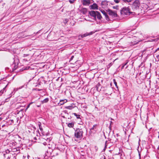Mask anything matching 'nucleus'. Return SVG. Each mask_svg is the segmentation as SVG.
I'll return each mask as SVG.
<instances>
[{"label": "nucleus", "instance_id": "f257e3e1", "mask_svg": "<svg viewBox=\"0 0 159 159\" xmlns=\"http://www.w3.org/2000/svg\"><path fill=\"white\" fill-rule=\"evenodd\" d=\"M83 131L82 129H78L75 133V138L79 140H80L83 137Z\"/></svg>", "mask_w": 159, "mask_h": 159}, {"label": "nucleus", "instance_id": "f03ea898", "mask_svg": "<svg viewBox=\"0 0 159 159\" xmlns=\"http://www.w3.org/2000/svg\"><path fill=\"white\" fill-rule=\"evenodd\" d=\"M122 14L125 15H129L132 13V12L130 11V9L129 7H125L123 8L121 11Z\"/></svg>", "mask_w": 159, "mask_h": 159}, {"label": "nucleus", "instance_id": "7ed1b4c3", "mask_svg": "<svg viewBox=\"0 0 159 159\" xmlns=\"http://www.w3.org/2000/svg\"><path fill=\"white\" fill-rule=\"evenodd\" d=\"M140 5V3L139 1L136 0L133 2L132 4V9L134 11L137 10L139 8Z\"/></svg>", "mask_w": 159, "mask_h": 159}, {"label": "nucleus", "instance_id": "20e7f679", "mask_svg": "<svg viewBox=\"0 0 159 159\" xmlns=\"http://www.w3.org/2000/svg\"><path fill=\"white\" fill-rule=\"evenodd\" d=\"M107 12L112 17H116L117 16L116 12L115 11H113L111 9H108Z\"/></svg>", "mask_w": 159, "mask_h": 159}, {"label": "nucleus", "instance_id": "39448f33", "mask_svg": "<svg viewBox=\"0 0 159 159\" xmlns=\"http://www.w3.org/2000/svg\"><path fill=\"white\" fill-rule=\"evenodd\" d=\"M18 62L19 60L18 59H16L14 60V62L12 64V66L14 67L13 69L14 70H16L17 68Z\"/></svg>", "mask_w": 159, "mask_h": 159}, {"label": "nucleus", "instance_id": "423d86ee", "mask_svg": "<svg viewBox=\"0 0 159 159\" xmlns=\"http://www.w3.org/2000/svg\"><path fill=\"white\" fill-rule=\"evenodd\" d=\"M93 2V0H82V2L84 5H89Z\"/></svg>", "mask_w": 159, "mask_h": 159}, {"label": "nucleus", "instance_id": "0eeeda50", "mask_svg": "<svg viewBox=\"0 0 159 159\" xmlns=\"http://www.w3.org/2000/svg\"><path fill=\"white\" fill-rule=\"evenodd\" d=\"M97 11H91L89 12V14L91 16L94 18V20H96V15Z\"/></svg>", "mask_w": 159, "mask_h": 159}, {"label": "nucleus", "instance_id": "6e6552de", "mask_svg": "<svg viewBox=\"0 0 159 159\" xmlns=\"http://www.w3.org/2000/svg\"><path fill=\"white\" fill-rule=\"evenodd\" d=\"M67 102V100L66 99L61 100L58 103V105L59 106H61L63 104Z\"/></svg>", "mask_w": 159, "mask_h": 159}, {"label": "nucleus", "instance_id": "1a4fd4ad", "mask_svg": "<svg viewBox=\"0 0 159 159\" xmlns=\"http://www.w3.org/2000/svg\"><path fill=\"white\" fill-rule=\"evenodd\" d=\"M98 5L96 3H93L92 5L90 6V8L92 9H98Z\"/></svg>", "mask_w": 159, "mask_h": 159}, {"label": "nucleus", "instance_id": "9d476101", "mask_svg": "<svg viewBox=\"0 0 159 159\" xmlns=\"http://www.w3.org/2000/svg\"><path fill=\"white\" fill-rule=\"evenodd\" d=\"M96 17H97V18L100 20H101L102 19V16H101L100 13L98 12V11H97V12H96Z\"/></svg>", "mask_w": 159, "mask_h": 159}, {"label": "nucleus", "instance_id": "9b49d317", "mask_svg": "<svg viewBox=\"0 0 159 159\" xmlns=\"http://www.w3.org/2000/svg\"><path fill=\"white\" fill-rule=\"evenodd\" d=\"M38 125L39 128L40 130L41 131L42 133H43V129L42 126H41V123L40 122H38Z\"/></svg>", "mask_w": 159, "mask_h": 159}, {"label": "nucleus", "instance_id": "f8f14e48", "mask_svg": "<svg viewBox=\"0 0 159 159\" xmlns=\"http://www.w3.org/2000/svg\"><path fill=\"white\" fill-rule=\"evenodd\" d=\"M81 12L84 14H85L87 12V10L85 8H83L81 11Z\"/></svg>", "mask_w": 159, "mask_h": 159}, {"label": "nucleus", "instance_id": "ddd939ff", "mask_svg": "<svg viewBox=\"0 0 159 159\" xmlns=\"http://www.w3.org/2000/svg\"><path fill=\"white\" fill-rule=\"evenodd\" d=\"M74 124L73 122L70 123L68 124V126L70 128H72L74 126Z\"/></svg>", "mask_w": 159, "mask_h": 159}, {"label": "nucleus", "instance_id": "4468645a", "mask_svg": "<svg viewBox=\"0 0 159 159\" xmlns=\"http://www.w3.org/2000/svg\"><path fill=\"white\" fill-rule=\"evenodd\" d=\"M49 101V98H46L44 99L42 101V102L43 103H45Z\"/></svg>", "mask_w": 159, "mask_h": 159}, {"label": "nucleus", "instance_id": "2eb2a0df", "mask_svg": "<svg viewBox=\"0 0 159 159\" xmlns=\"http://www.w3.org/2000/svg\"><path fill=\"white\" fill-rule=\"evenodd\" d=\"M65 108L66 109L71 110L73 108V107L72 106H70L66 107H65Z\"/></svg>", "mask_w": 159, "mask_h": 159}, {"label": "nucleus", "instance_id": "dca6fc26", "mask_svg": "<svg viewBox=\"0 0 159 159\" xmlns=\"http://www.w3.org/2000/svg\"><path fill=\"white\" fill-rule=\"evenodd\" d=\"M29 68V67H23L20 70L21 71H22L23 70H27Z\"/></svg>", "mask_w": 159, "mask_h": 159}, {"label": "nucleus", "instance_id": "f3484780", "mask_svg": "<svg viewBox=\"0 0 159 159\" xmlns=\"http://www.w3.org/2000/svg\"><path fill=\"white\" fill-rule=\"evenodd\" d=\"M73 114L76 116L77 119H80V115H77L76 113H74Z\"/></svg>", "mask_w": 159, "mask_h": 159}, {"label": "nucleus", "instance_id": "a211bd4d", "mask_svg": "<svg viewBox=\"0 0 159 159\" xmlns=\"http://www.w3.org/2000/svg\"><path fill=\"white\" fill-rule=\"evenodd\" d=\"M122 1V0H114V2L116 3H119Z\"/></svg>", "mask_w": 159, "mask_h": 159}, {"label": "nucleus", "instance_id": "6ab92c4d", "mask_svg": "<svg viewBox=\"0 0 159 159\" xmlns=\"http://www.w3.org/2000/svg\"><path fill=\"white\" fill-rule=\"evenodd\" d=\"M105 18L107 20V21H109L110 20L109 18V17L107 15V14H106V15L105 16Z\"/></svg>", "mask_w": 159, "mask_h": 159}, {"label": "nucleus", "instance_id": "aec40b11", "mask_svg": "<svg viewBox=\"0 0 159 159\" xmlns=\"http://www.w3.org/2000/svg\"><path fill=\"white\" fill-rule=\"evenodd\" d=\"M113 82L114 84H115V86L118 88V86H117V82L116 81V80L115 79L113 80Z\"/></svg>", "mask_w": 159, "mask_h": 159}, {"label": "nucleus", "instance_id": "412c9836", "mask_svg": "<svg viewBox=\"0 0 159 159\" xmlns=\"http://www.w3.org/2000/svg\"><path fill=\"white\" fill-rule=\"evenodd\" d=\"M122 1L124 2H130L132 0H122Z\"/></svg>", "mask_w": 159, "mask_h": 159}, {"label": "nucleus", "instance_id": "4be33fe9", "mask_svg": "<svg viewBox=\"0 0 159 159\" xmlns=\"http://www.w3.org/2000/svg\"><path fill=\"white\" fill-rule=\"evenodd\" d=\"M101 12H102V13L103 14V15L105 16V15H106V14H107V13L106 12L104 11V10H102V11H101Z\"/></svg>", "mask_w": 159, "mask_h": 159}, {"label": "nucleus", "instance_id": "5701e85b", "mask_svg": "<svg viewBox=\"0 0 159 159\" xmlns=\"http://www.w3.org/2000/svg\"><path fill=\"white\" fill-rule=\"evenodd\" d=\"M97 126V125H94L93 127L91 128V129H94L96 128V127Z\"/></svg>", "mask_w": 159, "mask_h": 159}, {"label": "nucleus", "instance_id": "b1692460", "mask_svg": "<svg viewBox=\"0 0 159 159\" xmlns=\"http://www.w3.org/2000/svg\"><path fill=\"white\" fill-rule=\"evenodd\" d=\"M107 141H106L105 142V148H104V149L103 150L104 151H105V150L106 148V147H107Z\"/></svg>", "mask_w": 159, "mask_h": 159}, {"label": "nucleus", "instance_id": "393cba45", "mask_svg": "<svg viewBox=\"0 0 159 159\" xmlns=\"http://www.w3.org/2000/svg\"><path fill=\"white\" fill-rule=\"evenodd\" d=\"M74 1H75V0H69V2L71 4L73 3L74 2Z\"/></svg>", "mask_w": 159, "mask_h": 159}, {"label": "nucleus", "instance_id": "a878e982", "mask_svg": "<svg viewBox=\"0 0 159 159\" xmlns=\"http://www.w3.org/2000/svg\"><path fill=\"white\" fill-rule=\"evenodd\" d=\"M68 22V20L67 19H65L64 21V23L65 24L66 23Z\"/></svg>", "mask_w": 159, "mask_h": 159}, {"label": "nucleus", "instance_id": "bb28decb", "mask_svg": "<svg viewBox=\"0 0 159 159\" xmlns=\"http://www.w3.org/2000/svg\"><path fill=\"white\" fill-rule=\"evenodd\" d=\"M127 62L125 63L124 64H123V66H122V68H123L127 64Z\"/></svg>", "mask_w": 159, "mask_h": 159}, {"label": "nucleus", "instance_id": "cd10ccee", "mask_svg": "<svg viewBox=\"0 0 159 159\" xmlns=\"http://www.w3.org/2000/svg\"><path fill=\"white\" fill-rule=\"evenodd\" d=\"M156 58L157 59H159V54H157L156 56Z\"/></svg>", "mask_w": 159, "mask_h": 159}, {"label": "nucleus", "instance_id": "c85d7f7f", "mask_svg": "<svg viewBox=\"0 0 159 159\" xmlns=\"http://www.w3.org/2000/svg\"><path fill=\"white\" fill-rule=\"evenodd\" d=\"M159 51V48H158L155 52V53L158 52Z\"/></svg>", "mask_w": 159, "mask_h": 159}, {"label": "nucleus", "instance_id": "c756f323", "mask_svg": "<svg viewBox=\"0 0 159 159\" xmlns=\"http://www.w3.org/2000/svg\"><path fill=\"white\" fill-rule=\"evenodd\" d=\"M30 104H29L27 105L26 108V110H27L30 107Z\"/></svg>", "mask_w": 159, "mask_h": 159}, {"label": "nucleus", "instance_id": "7c9ffc66", "mask_svg": "<svg viewBox=\"0 0 159 159\" xmlns=\"http://www.w3.org/2000/svg\"><path fill=\"white\" fill-rule=\"evenodd\" d=\"M88 35V34H84L83 36L84 37H86V36H87Z\"/></svg>", "mask_w": 159, "mask_h": 159}, {"label": "nucleus", "instance_id": "2f4dec72", "mask_svg": "<svg viewBox=\"0 0 159 159\" xmlns=\"http://www.w3.org/2000/svg\"><path fill=\"white\" fill-rule=\"evenodd\" d=\"M4 91V90H3V91H2V90H1V91L0 92V94H2L3 93V91Z\"/></svg>", "mask_w": 159, "mask_h": 159}, {"label": "nucleus", "instance_id": "473e14b6", "mask_svg": "<svg viewBox=\"0 0 159 159\" xmlns=\"http://www.w3.org/2000/svg\"><path fill=\"white\" fill-rule=\"evenodd\" d=\"M74 57V56H72L71 57V58H70V60H72Z\"/></svg>", "mask_w": 159, "mask_h": 159}, {"label": "nucleus", "instance_id": "72a5a7b5", "mask_svg": "<svg viewBox=\"0 0 159 159\" xmlns=\"http://www.w3.org/2000/svg\"><path fill=\"white\" fill-rule=\"evenodd\" d=\"M106 1H102V4H104L105 3H106Z\"/></svg>", "mask_w": 159, "mask_h": 159}, {"label": "nucleus", "instance_id": "f704fd0d", "mask_svg": "<svg viewBox=\"0 0 159 159\" xmlns=\"http://www.w3.org/2000/svg\"><path fill=\"white\" fill-rule=\"evenodd\" d=\"M43 144L44 145H46L47 144V143L46 142H44L43 143Z\"/></svg>", "mask_w": 159, "mask_h": 159}, {"label": "nucleus", "instance_id": "c9c22d12", "mask_svg": "<svg viewBox=\"0 0 159 159\" xmlns=\"http://www.w3.org/2000/svg\"><path fill=\"white\" fill-rule=\"evenodd\" d=\"M158 138L159 139V132H158Z\"/></svg>", "mask_w": 159, "mask_h": 159}, {"label": "nucleus", "instance_id": "e433bc0d", "mask_svg": "<svg viewBox=\"0 0 159 159\" xmlns=\"http://www.w3.org/2000/svg\"><path fill=\"white\" fill-rule=\"evenodd\" d=\"M33 103L32 102H30L29 104H30V105L31 104H32Z\"/></svg>", "mask_w": 159, "mask_h": 159}, {"label": "nucleus", "instance_id": "4c0bfd02", "mask_svg": "<svg viewBox=\"0 0 159 159\" xmlns=\"http://www.w3.org/2000/svg\"><path fill=\"white\" fill-rule=\"evenodd\" d=\"M7 99H6V102H7L8 101L7 100Z\"/></svg>", "mask_w": 159, "mask_h": 159}, {"label": "nucleus", "instance_id": "58836bf2", "mask_svg": "<svg viewBox=\"0 0 159 159\" xmlns=\"http://www.w3.org/2000/svg\"><path fill=\"white\" fill-rule=\"evenodd\" d=\"M5 125H3L2 126V127H3Z\"/></svg>", "mask_w": 159, "mask_h": 159}, {"label": "nucleus", "instance_id": "ea45409f", "mask_svg": "<svg viewBox=\"0 0 159 159\" xmlns=\"http://www.w3.org/2000/svg\"><path fill=\"white\" fill-rule=\"evenodd\" d=\"M157 148H158V149H159V146H158V147Z\"/></svg>", "mask_w": 159, "mask_h": 159}, {"label": "nucleus", "instance_id": "a19ab883", "mask_svg": "<svg viewBox=\"0 0 159 159\" xmlns=\"http://www.w3.org/2000/svg\"><path fill=\"white\" fill-rule=\"evenodd\" d=\"M137 42H136V43H134V44H137Z\"/></svg>", "mask_w": 159, "mask_h": 159}, {"label": "nucleus", "instance_id": "79ce46f5", "mask_svg": "<svg viewBox=\"0 0 159 159\" xmlns=\"http://www.w3.org/2000/svg\"><path fill=\"white\" fill-rule=\"evenodd\" d=\"M113 8H115V7H113Z\"/></svg>", "mask_w": 159, "mask_h": 159}, {"label": "nucleus", "instance_id": "37998d69", "mask_svg": "<svg viewBox=\"0 0 159 159\" xmlns=\"http://www.w3.org/2000/svg\"><path fill=\"white\" fill-rule=\"evenodd\" d=\"M158 54H159V52H158Z\"/></svg>", "mask_w": 159, "mask_h": 159}]
</instances>
